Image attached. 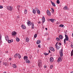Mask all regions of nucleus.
<instances>
[{"label":"nucleus","instance_id":"f257e3e1","mask_svg":"<svg viewBox=\"0 0 73 73\" xmlns=\"http://www.w3.org/2000/svg\"><path fill=\"white\" fill-rule=\"evenodd\" d=\"M63 51L61 49V50L59 51V53L60 54V58H59L57 60V62H61L62 61V57L63 56V53H62Z\"/></svg>","mask_w":73,"mask_h":73},{"label":"nucleus","instance_id":"f03ea898","mask_svg":"<svg viewBox=\"0 0 73 73\" xmlns=\"http://www.w3.org/2000/svg\"><path fill=\"white\" fill-rule=\"evenodd\" d=\"M7 9L8 10H9V11H12L13 9V8H12V7L11 6H7Z\"/></svg>","mask_w":73,"mask_h":73},{"label":"nucleus","instance_id":"7ed1b4c3","mask_svg":"<svg viewBox=\"0 0 73 73\" xmlns=\"http://www.w3.org/2000/svg\"><path fill=\"white\" fill-rule=\"evenodd\" d=\"M41 65H42V63L41 61H39L38 62V65L39 68H41Z\"/></svg>","mask_w":73,"mask_h":73},{"label":"nucleus","instance_id":"20e7f679","mask_svg":"<svg viewBox=\"0 0 73 73\" xmlns=\"http://www.w3.org/2000/svg\"><path fill=\"white\" fill-rule=\"evenodd\" d=\"M47 14L48 16H50L51 15L50 12L49 10H47Z\"/></svg>","mask_w":73,"mask_h":73},{"label":"nucleus","instance_id":"39448f33","mask_svg":"<svg viewBox=\"0 0 73 73\" xmlns=\"http://www.w3.org/2000/svg\"><path fill=\"white\" fill-rule=\"evenodd\" d=\"M27 23L28 26H31L32 24L30 21H28L27 22Z\"/></svg>","mask_w":73,"mask_h":73},{"label":"nucleus","instance_id":"423d86ee","mask_svg":"<svg viewBox=\"0 0 73 73\" xmlns=\"http://www.w3.org/2000/svg\"><path fill=\"white\" fill-rule=\"evenodd\" d=\"M17 33L15 31H13L12 33V35H13V36H16V34Z\"/></svg>","mask_w":73,"mask_h":73},{"label":"nucleus","instance_id":"0eeeda50","mask_svg":"<svg viewBox=\"0 0 73 73\" xmlns=\"http://www.w3.org/2000/svg\"><path fill=\"white\" fill-rule=\"evenodd\" d=\"M67 35H65V40H66V41H68V37Z\"/></svg>","mask_w":73,"mask_h":73},{"label":"nucleus","instance_id":"6e6552de","mask_svg":"<svg viewBox=\"0 0 73 73\" xmlns=\"http://www.w3.org/2000/svg\"><path fill=\"white\" fill-rule=\"evenodd\" d=\"M53 61H54V59H53V58L52 57H50V61L51 62H53Z\"/></svg>","mask_w":73,"mask_h":73},{"label":"nucleus","instance_id":"1a4fd4ad","mask_svg":"<svg viewBox=\"0 0 73 73\" xmlns=\"http://www.w3.org/2000/svg\"><path fill=\"white\" fill-rule=\"evenodd\" d=\"M50 50L52 51V52H54V49L53 47H50Z\"/></svg>","mask_w":73,"mask_h":73},{"label":"nucleus","instance_id":"9d476101","mask_svg":"<svg viewBox=\"0 0 73 73\" xmlns=\"http://www.w3.org/2000/svg\"><path fill=\"white\" fill-rule=\"evenodd\" d=\"M5 38L6 41H8L9 40V37L7 35L5 37Z\"/></svg>","mask_w":73,"mask_h":73},{"label":"nucleus","instance_id":"9b49d317","mask_svg":"<svg viewBox=\"0 0 73 73\" xmlns=\"http://www.w3.org/2000/svg\"><path fill=\"white\" fill-rule=\"evenodd\" d=\"M42 23H44L45 22V17H44V16H43L42 18Z\"/></svg>","mask_w":73,"mask_h":73},{"label":"nucleus","instance_id":"f8f14e48","mask_svg":"<svg viewBox=\"0 0 73 73\" xmlns=\"http://www.w3.org/2000/svg\"><path fill=\"white\" fill-rule=\"evenodd\" d=\"M21 27L23 29H26V27H25V26L24 25H22Z\"/></svg>","mask_w":73,"mask_h":73},{"label":"nucleus","instance_id":"ddd939ff","mask_svg":"<svg viewBox=\"0 0 73 73\" xmlns=\"http://www.w3.org/2000/svg\"><path fill=\"white\" fill-rule=\"evenodd\" d=\"M51 3L53 7H56V5H55V3H54L52 2V1H51Z\"/></svg>","mask_w":73,"mask_h":73},{"label":"nucleus","instance_id":"4468645a","mask_svg":"<svg viewBox=\"0 0 73 73\" xmlns=\"http://www.w3.org/2000/svg\"><path fill=\"white\" fill-rule=\"evenodd\" d=\"M50 21L52 23H53L54 21H55V19H50Z\"/></svg>","mask_w":73,"mask_h":73},{"label":"nucleus","instance_id":"2eb2a0df","mask_svg":"<svg viewBox=\"0 0 73 73\" xmlns=\"http://www.w3.org/2000/svg\"><path fill=\"white\" fill-rule=\"evenodd\" d=\"M24 60H27L28 59V56H25L24 57Z\"/></svg>","mask_w":73,"mask_h":73},{"label":"nucleus","instance_id":"dca6fc26","mask_svg":"<svg viewBox=\"0 0 73 73\" xmlns=\"http://www.w3.org/2000/svg\"><path fill=\"white\" fill-rule=\"evenodd\" d=\"M56 39L57 40V41H60L61 40V39H60L59 38H56Z\"/></svg>","mask_w":73,"mask_h":73},{"label":"nucleus","instance_id":"f3484780","mask_svg":"<svg viewBox=\"0 0 73 73\" xmlns=\"http://www.w3.org/2000/svg\"><path fill=\"white\" fill-rule=\"evenodd\" d=\"M12 66L14 68H16V67H17L16 65L15 64H13Z\"/></svg>","mask_w":73,"mask_h":73},{"label":"nucleus","instance_id":"a211bd4d","mask_svg":"<svg viewBox=\"0 0 73 73\" xmlns=\"http://www.w3.org/2000/svg\"><path fill=\"white\" fill-rule=\"evenodd\" d=\"M16 41H17V42H18V41H20V39H19V38L16 37Z\"/></svg>","mask_w":73,"mask_h":73},{"label":"nucleus","instance_id":"6ab92c4d","mask_svg":"<svg viewBox=\"0 0 73 73\" xmlns=\"http://www.w3.org/2000/svg\"><path fill=\"white\" fill-rule=\"evenodd\" d=\"M33 13H34V14H35L36 12V10H35V9H33Z\"/></svg>","mask_w":73,"mask_h":73},{"label":"nucleus","instance_id":"aec40b11","mask_svg":"<svg viewBox=\"0 0 73 73\" xmlns=\"http://www.w3.org/2000/svg\"><path fill=\"white\" fill-rule=\"evenodd\" d=\"M64 9L65 10H67V9H68V7L65 6L64 8Z\"/></svg>","mask_w":73,"mask_h":73},{"label":"nucleus","instance_id":"412c9836","mask_svg":"<svg viewBox=\"0 0 73 73\" xmlns=\"http://www.w3.org/2000/svg\"><path fill=\"white\" fill-rule=\"evenodd\" d=\"M31 27L32 29H33L34 28V23H32V24Z\"/></svg>","mask_w":73,"mask_h":73},{"label":"nucleus","instance_id":"4be33fe9","mask_svg":"<svg viewBox=\"0 0 73 73\" xmlns=\"http://www.w3.org/2000/svg\"><path fill=\"white\" fill-rule=\"evenodd\" d=\"M56 49H58V50L59 49H60V46H56Z\"/></svg>","mask_w":73,"mask_h":73},{"label":"nucleus","instance_id":"5701e85b","mask_svg":"<svg viewBox=\"0 0 73 73\" xmlns=\"http://www.w3.org/2000/svg\"><path fill=\"white\" fill-rule=\"evenodd\" d=\"M26 42H29V39L28 38H26Z\"/></svg>","mask_w":73,"mask_h":73},{"label":"nucleus","instance_id":"b1692460","mask_svg":"<svg viewBox=\"0 0 73 73\" xmlns=\"http://www.w3.org/2000/svg\"><path fill=\"white\" fill-rule=\"evenodd\" d=\"M17 57L19 58H21V56L19 54H17Z\"/></svg>","mask_w":73,"mask_h":73},{"label":"nucleus","instance_id":"393cba45","mask_svg":"<svg viewBox=\"0 0 73 73\" xmlns=\"http://www.w3.org/2000/svg\"><path fill=\"white\" fill-rule=\"evenodd\" d=\"M40 40H38L36 42V44H40Z\"/></svg>","mask_w":73,"mask_h":73},{"label":"nucleus","instance_id":"a878e982","mask_svg":"<svg viewBox=\"0 0 73 73\" xmlns=\"http://www.w3.org/2000/svg\"><path fill=\"white\" fill-rule=\"evenodd\" d=\"M26 62L27 63H29L30 62V61L29 60L27 59V60H26Z\"/></svg>","mask_w":73,"mask_h":73},{"label":"nucleus","instance_id":"bb28decb","mask_svg":"<svg viewBox=\"0 0 73 73\" xmlns=\"http://www.w3.org/2000/svg\"><path fill=\"white\" fill-rule=\"evenodd\" d=\"M27 13V10L25 9L24 10V14H26Z\"/></svg>","mask_w":73,"mask_h":73},{"label":"nucleus","instance_id":"cd10ccee","mask_svg":"<svg viewBox=\"0 0 73 73\" xmlns=\"http://www.w3.org/2000/svg\"><path fill=\"white\" fill-rule=\"evenodd\" d=\"M71 56H73V50H72L71 51Z\"/></svg>","mask_w":73,"mask_h":73},{"label":"nucleus","instance_id":"c85d7f7f","mask_svg":"<svg viewBox=\"0 0 73 73\" xmlns=\"http://www.w3.org/2000/svg\"><path fill=\"white\" fill-rule=\"evenodd\" d=\"M56 3L58 4H60V1L59 0H57L56 1Z\"/></svg>","mask_w":73,"mask_h":73},{"label":"nucleus","instance_id":"c756f323","mask_svg":"<svg viewBox=\"0 0 73 73\" xmlns=\"http://www.w3.org/2000/svg\"><path fill=\"white\" fill-rule=\"evenodd\" d=\"M37 12L38 14H39V15H40V11L39 10H38L37 11Z\"/></svg>","mask_w":73,"mask_h":73},{"label":"nucleus","instance_id":"7c9ffc66","mask_svg":"<svg viewBox=\"0 0 73 73\" xmlns=\"http://www.w3.org/2000/svg\"><path fill=\"white\" fill-rule=\"evenodd\" d=\"M17 54H16L15 55H14V57L15 58H16V57H17Z\"/></svg>","mask_w":73,"mask_h":73},{"label":"nucleus","instance_id":"2f4dec72","mask_svg":"<svg viewBox=\"0 0 73 73\" xmlns=\"http://www.w3.org/2000/svg\"><path fill=\"white\" fill-rule=\"evenodd\" d=\"M59 37L60 39H62V35H60L59 36Z\"/></svg>","mask_w":73,"mask_h":73},{"label":"nucleus","instance_id":"473e14b6","mask_svg":"<svg viewBox=\"0 0 73 73\" xmlns=\"http://www.w3.org/2000/svg\"><path fill=\"white\" fill-rule=\"evenodd\" d=\"M64 25H62V24H61L60 25H59V27H64Z\"/></svg>","mask_w":73,"mask_h":73},{"label":"nucleus","instance_id":"72a5a7b5","mask_svg":"<svg viewBox=\"0 0 73 73\" xmlns=\"http://www.w3.org/2000/svg\"><path fill=\"white\" fill-rule=\"evenodd\" d=\"M44 54L46 56H47V55H48V54H49V53H47L46 52H45L44 53Z\"/></svg>","mask_w":73,"mask_h":73},{"label":"nucleus","instance_id":"f704fd0d","mask_svg":"<svg viewBox=\"0 0 73 73\" xmlns=\"http://www.w3.org/2000/svg\"><path fill=\"white\" fill-rule=\"evenodd\" d=\"M52 13H54V9L53 8H52Z\"/></svg>","mask_w":73,"mask_h":73},{"label":"nucleus","instance_id":"c9c22d12","mask_svg":"<svg viewBox=\"0 0 73 73\" xmlns=\"http://www.w3.org/2000/svg\"><path fill=\"white\" fill-rule=\"evenodd\" d=\"M53 65H51L50 66V68L52 69V68H53Z\"/></svg>","mask_w":73,"mask_h":73},{"label":"nucleus","instance_id":"e433bc0d","mask_svg":"<svg viewBox=\"0 0 73 73\" xmlns=\"http://www.w3.org/2000/svg\"><path fill=\"white\" fill-rule=\"evenodd\" d=\"M3 8V6L0 5V9H2Z\"/></svg>","mask_w":73,"mask_h":73},{"label":"nucleus","instance_id":"4c0bfd02","mask_svg":"<svg viewBox=\"0 0 73 73\" xmlns=\"http://www.w3.org/2000/svg\"><path fill=\"white\" fill-rule=\"evenodd\" d=\"M36 37H37V34H35L34 36V38H36Z\"/></svg>","mask_w":73,"mask_h":73},{"label":"nucleus","instance_id":"58836bf2","mask_svg":"<svg viewBox=\"0 0 73 73\" xmlns=\"http://www.w3.org/2000/svg\"><path fill=\"white\" fill-rule=\"evenodd\" d=\"M35 9L36 10V11H38V9L37 8H35Z\"/></svg>","mask_w":73,"mask_h":73},{"label":"nucleus","instance_id":"ea45409f","mask_svg":"<svg viewBox=\"0 0 73 73\" xmlns=\"http://www.w3.org/2000/svg\"><path fill=\"white\" fill-rule=\"evenodd\" d=\"M64 44H66V40H65V39L64 40Z\"/></svg>","mask_w":73,"mask_h":73},{"label":"nucleus","instance_id":"a19ab883","mask_svg":"<svg viewBox=\"0 0 73 73\" xmlns=\"http://www.w3.org/2000/svg\"><path fill=\"white\" fill-rule=\"evenodd\" d=\"M8 43H10L11 42V40H8Z\"/></svg>","mask_w":73,"mask_h":73},{"label":"nucleus","instance_id":"79ce46f5","mask_svg":"<svg viewBox=\"0 0 73 73\" xmlns=\"http://www.w3.org/2000/svg\"><path fill=\"white\" fill-rule=\"evenodd\" d=\"M3 65L6 66V65H7V63H3Z\"/></svg>","mask_w":73,"mask_h":73},{"label":"nucleus","instance_id":"37998d69","mask_svg":"<svg viewBox=\"0 0 73 73\" xmlns=\"http://www.w3.org/2000/svg\"><path fill=\"white\" fill-rule=\"evenodd\" d=\"M45 35H48V33H46Z\"/></svg>","mask_w":73,"mask_h":73},{"label":"nucleus","instance_id":"c03bdc74","mask_svg":"<svg viewBox=\"0 0 73 73\" xmlns=\"http://www.w3.org/2000/svg\"><path fill=\"white\" fill-rule=\"evenodd\" d=\"M10 41L11 42H13V40L12 39H11V40H10Z\"/></svg>","mask_w":73,"mask_h":73},{"label":"nucleus","instance_id":"a18cd8bd","mask_svg":"<svg viewBox=\"0 0 73 73\" xmlns=\"http://www.w3.org/2000/svg\"><path fill=\"white\" fill-rule=\"evenodd\" d=\"M58 45H60H60H61V43H59Z\"/></svg>","mask_w":73,"mask_h":73},{"label":"nucleus","instance_id":"49530a36","mask_svg":"<svg viewBox=\"0 0 73 73\" xmlns=\"http://www.w3.org/2000/svg\"><path fill=\"white\" fill-rule=\"evenodd\" d=\"M57 44H58V42H56V44H55V46H57Z\"/></svg>","mask_w":73,"mask_h":73},{"label":"nucleus","instance_id":"de8ad7c7","mask_svg":"<svg viewBox=\"0 0 73 73\" xmlns=\"http://www.w3.org/2000/svg\"><path fill=\"white\" fill-rule=\"evenodd\" d=\"M38 48H41V46L40 45H38Z\"/></svg>","mask_w":73,"mask_h":73},{"label":"nucleus","instance_id":"09e8293b","mask_svg":"<svg viewBox=\"0 0 73 73\" xmlns=\"http://www.w3.org/2000/svg\"><path fill=\"white\" fill-rule=\"evenodd\" d=\"M9 60H12V58H9Z\"/></svg>","mask_w":73,"mask_h":73},{"label":"nucleus","instance_id":"8fccbe9b","mask_svg":"<svg viewBox=\"0 0 73 73\" xmlns=\"http://www.w3.org/2000/svg\"><path fill=\"white\" fill-rule=\"evenodd\" d=\"M71 48H73V45L71 44Z\"/></svg>","mask_w":73,"mask_h":73},{"label":"nucleus","instance_id":"3c124183","mask_svg":"<svg viewBox=\"0 0 73 73\" xmlns=\"http://www.w3.org/2000/svg\"><path fill=\"white\" fill-rule=\"evenodd\" d=\"M1 35H0V40H1Z\"/></svg>","mask_w":73,"mask_h":73},{"label":"nucleus","instance_id":"603ef678","mask_svg":"<svg viewBox=\"0 0 73 73\" xmlns=\"http://www.w3.org/2000/svg\"><path fill=\"white\" fill-rule=\"evenodd\" d=\"M20 6L19 5L18 6H17V8H20Z\"/></svg>","mask_w":73,"mask_h":73},{"label":"nucleus","instance_id":"864d4df0","mask_svg":"<svg viewBox=\"0 0 73 73\" xmlns=\"http://www.w3.org/2000/svg\"><path fill=\"white\" fill-rule=\"evenodd\" d=\"M44 68H46V66H44Z\"/></svg>","mask_w":73,"mask_h":73},{"label":"nucleus","instance_id":"5fc2aeb1","mask_svg":"<svg viewBox=\"0 0 73 73\" xmlns=\"http://www.w3.org/2000/svg\"><path fill=\"white\" fill-rule=\"evenodd\" d=\"M45 29H46V30H48V29L47 28H45Z\"/></svg>","mask_w":73,"mask_h":73},{"label":"nucleus","instance_id":"6e6d98bb","mask_svg":"<svg viewBox=\"0 0 73 73\" xmlns=\"http://www.w3.org/2000/svg\"><path fill=\"white\" fill-rule=\"evenodd\" d=\"M49 53H50V50H49Z\"/></svg>","mask_w":73,"mask_h":73},{"label":"nucleus","instance_id":"4d7b16f0","mask_svg":"<svg viewBox=\"0 0 73 73\" xmlns=\"http://www.w3.org/2000/svg\"><path fill=\"white\" fill-rule=\"evenodd\" d=\"M72 37H73V33L72 34Z\"/></svg>","mask_w":73,"mask_h":73},{"label":"nucleus","instance_id":"13d9d810","mask_svg":"<svg viewBox=\"0 0 73 73\" xmlns=\"http://www.w3.org/2000/svg\"><path fill=\"white\" fill-rule=\"evenodd\" d=\"M1 61L0 60V64H1Z\"/></svg>","mask_w":73,"mask_h":73},{"label":"nucleus","instance_id":"bf43d9fd","mask_svg":"<svg viewBox=\"0 0 73 73\" xmlns=\"http://www.w3.org/2000/svg\"><path fill=\"white\" fill-rule=\"evenodd\" d=\"M71 73H73V71H72V72H71Z\"/></svg>","mask_w":73,"mask_h":73},{"label":"nucleus","instance_id":"052dcab7","mask_svg":"<svg viewBox=\"0 0 73 73\" xmlns=\"http://www.w3.org/2000/svg\"><path fill=\"white\" fill-rule=\"evenodd\" d=\"M29 58H30V59H31V57H30Z\"/></svg>","mask_w":73,"mask_h":73}]
</instances>
